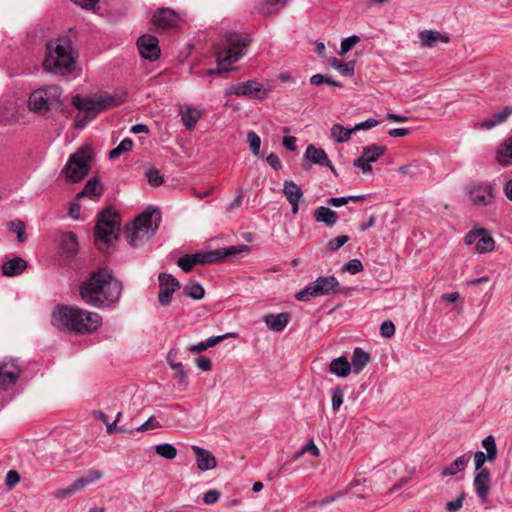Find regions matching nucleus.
I'll use <instances>...</instances> for the list:
<instances>
[{"label": "nucleus", "instance_id": "1", "mask_svg": "<svg viewBox=\"0 0 512 512\" xmlns=\"http://www.w3.org/2000/svg\"><path fill=\"white\" fill-rule=\"evenodd\" d=\"M122 284L112 274L102 269L91 274L82 283L80 295L82 299L97 308H110L120 299Z\"/></svg>", "mask_w": 512, "mask_h": 512}, {"label": "nucleus", "instance_id": "2", "mask_svg": "<svg viewBox=\"0 0 512 512\" xmlns=\"http://www.w3.org/2000/svg\"><path fill=\"white\" fill-rule=\"evenodd\" d=\"M124 101V95H112L107 92L93 94L88 97L73 96L72 104L79 110V114L75 117V127L83 129L98 114L116 107Z\"/></svg>", "mask_w": 512, "mask_h": 512}, {"label": "nucleus", "instance_id": "3", "mask_svg": "<svg viewBox=\"0 0 512 512\" xmlns=\"http://www.w3.org/2000/svg\"><path fill=\"white\" fill-rule=\"evenodd\" d=\"M75 56L68 39H58L55 46L47 45V54L43 62L46 71L65 75L74 69Z\"/></svg>", "mask_w": 512, "mask_h": 512}, {"label": "nucleus", "instance_id": "4", "mask_svg": "<svg viewBox=\"0 0 512 512\" xmlns=\"http://www.w3.org/2000/svg\"><path fill=\"white\" fill-rule=\"evenodd\" d=\"M160 214L153 210H146L126 227L127 241L132 247H138L148 241L157 231Z\"/></svg>", "mask_w": 512, "mask_h": 512}, {"label": "nucleus", "instance_id": "5", "mask_svg": "<svg viewBox=\"0 0 512 512\" xmlns=\"http://www.w3.org/2000/svg\"><path fill=\"white\" fill-rule=\"evenodd\" d=\"M250 39L247 35L231 33L227 37V47L217 52L219 68L210 69L209 74H219L228 71L230 67L246 54Z\"/></svg>", "mask_w": 512, "mask_h": 512}, {"label": "nucleus", "instance_id": "6", "mask_svg": "<svg viewBox=\"0 0 512 512\" xmlns=\"http://www.w3.org/2000/svg\"><path fill=\"white\" fill-rule=\"evenodd\" d=\"M120 228V216L111 208L102 211L95 226V244L101 251L115 240Z\"/></svg>", "mask_w": 512, "mask_h": 512}, {"label": "nucleus", "instance_id": "7", "mask_svg": "<svg viewBox=\"0 0 512 512\" xmlns=\"http://www.w3.org/2000/svg\"><path fill=\"white\" fill-rule=\"evenodd\" d=\"M62 91L57 85H46L30 93L28 107L31 111L44 115L61 102Z\"/></svg>", "mask_w": 512, "mask_h": 512}, {"label": "nucleus", "instance_id": "8", "mask_svg": "<svg viewBox=\"0 0 512 512\" xmlns=\"http://www.w3.org/2000/svg\"><path fill=\"white\" fill-rule=\"evenodd\" d=\"M340 284L333 275L319 276L315 281L308 284L304 289L299 291L295 298L298 301H309L319 296H329L339 291Z\"/></svg>", "mask_w": 512, "mask_h": 512}, {"label": "nucleus", "instance_id": "9", "mask_svg": "<svg viewBox=\"0 0 512 512\" xmlns=\"http://www.w3.org/2000/svg\"><path fill=\"white\" fill-rule=\"evenodd\" d=\"M90 168V150L83 148L69 157L66 165L62 170V173L65 175L68 181L77 183L80 182L88 174Z\"/></svg>", "mask_w": 512, "mask_h": 512}, {"label": "nucleus", "instance_id": "10", "mask_svg": "<svg viewBox=\"0 0 512 512\" xmlns=\"http://www.w3.org/2000/svg\"><path fill=\"white\" fill-rule=\"evenodd\" d=\"M468 194L473 205L486 207L495 201V185L491 182H482L472 186Z\"/></svg>", "mask_w": 512, "mask_h": 512}, {"label": "nucleus", "instance_id": "11", "mask_svg": "<svg viewBox=\"0 0 512 512\" xmlns=\"http://www.w3.org/2000/svg\"><path fill=\"white\" fill-rule=\"evenodd\" d=\"M22 372L18 360L10 358L0 363V389L7 390L16 384Z\"/></svg>", "mask_w": 512, "mask_h": 512}, {"label": "nucleus", "instance_id": "12", "mask_svg": "<svg viewBox=\"0 0 512 512\" xmlns=\"http://www.w3.org/2000/svg\"><path fill=\"white\" fill-rule=\"evenodd\" d=\"M51 316L53 320H93V317H98V314L73 305H58Z\"/></svg>", "mask_w": 512, "mask_h": 512}, {"label": "nucleus", "instance_id": "13", "mask_svg": "<svg viewBox=\"0 0 512 512\" xmlns=\"http://www.w3.org/2000/svg\"><path fill=\"white\" fill-rule=\"evenodd\" d=\"M158 280L160 284L158 300L161 305L167 306L170 304L175 290L180 288V283L172 275L166 273H160Z\"/></svg>", "mask_w": 512, "mask_h": 512}, {"label": "nucleus", "instance_id": "14", "mask_svg": "<svg viewBox=\"0 0 512 512\" xmlns=\"http://www.w3.org/2000/svg\"><path fill=\"white\" fill-rule=\"evenodd\" d=\"M102 322H54V326L61 332L75 335L89 334L97 331Z\"/></svg>", "mask_w": 512, "mask_h": 512}, {"label": "nucleus", "instance_id": "15", "mask_svg": "<svg viewBox=\"0 0 512 512\" xmlns=\"http://www.w3.org/2000/svg\"><path fill=\"white\" fill-rule=\"evenodd\" d=\"M140 55L149 60H156L160 55L158 39L152 35H142L137 40Z\"/></svg>", "mask_w": 512, "mask_h": 512}, {"label": "nucleus", "instance_id": "16", "mask_svg": "<svg viewBox=\"0 0 512 512\" xmlns=\"http://www.w3.org/2000/svg\"><path fill=\"white\" fill-rule=\"evenodd\" d=\"M263 86L257 80H248L246 82H240L236 84H232L226 88V95H236V96H247L253 97L260 91H262Z\"/></svg>", "mask_w": 512, "mask_h": 512}, {"label": "nucleus", "instance_id": "17", "mask_svg": "<svg viewBox=\"0 0 512 512\" xmlns=\"http://www.w3.org/2000/svg\"><path fill=\"white\" fill-rule=\"evenodd\" d=\"M491 475L487 468L481 469L474 477L473 486L481 503H488Z\"/></svg>", "mask_w": 512, "mask_h": 512}, {"label": "nucleus", "instance_id": "18", "mask_svg": "<svg viewBox=\"0 0 512 512\" xmlns=\"http://www.w3.org/2000/svg\"><path fill=\"white\" fill-rule=\"evenodd\" d=\"M283 194L287 201L291 205V211L293 214H297L299 211V204L303 198V191L298 184L292 180H285L283 183Z\"/></svg>", "mask_w": 512, "mask_h": 512}, {"label": "nucleus", "instance_id": "19", "mask_svg": "<svg viewBox=\"0 0 512 512\" xmlns=\"http://www.w3.org/2000/svg\"><path fill=\"white\" fill-rule=\"evenodd\" d=\"M191 449L195 454L196 465L200 471L206 472L216 468L217 460L209 450L201 448L197 445L191 446Z\"/></svg>", "mask_w": 512, "mask_h": 512}, {"label": "nucleus", "instance_id": "20", "mask_svg": "<svg viewBox=\"0 0 512 512\" xmlns=\"http://www.w3.org/2000/svg\"><path fill=\"white\" fill-rule=\"evenodd\" d=\"M178 16L176 12L170 8L158 9L152 18V23L157 28L167 29L176 25Z\"/></svg>", "mask_w": 512, "mask_h": 512}, {"label": "nucleus", "instance_id": "21", "mask_svg": "<svg viewBox=\"0 0 512 512\" xmlns=\"http://www.w3.org/2000/svg\"><path fill=\"white\" fill-rule=\"evenodd\" d=\"M305 157L314 164H319L323 167H329L331 171L335 173V169L323 149L316 148L314 145H309L306 149Z\"/></svg>", "mask_w": 512, "mask_h": 512}, {"label": "nucleus", "instance_id": "22", "mask_svg": "<svg viewBox=\"0 0 512 512\" xmlns=\"http://www.w3.org/2000/svg\"><path fill=\"white\" fill-rule=\"evenodd\" d=\"M419 39L423 47L432 48L437 42L448 43L450 38L447 34L440 33L438 31L423 30L420 31Z\"/></svg>", "mask_w": 512, "mask_h": 512}, {"label": "nucleus", "instance_id": "23", "mask_svg": "<svg viewBox=\"0 0 512 512\" xmlns=\"http://www.w3.org/2000/svg\"><path fill=\"white\" fill-rule=\"evenodd\" d=\"M78 240L74 232H63L60 236V249L63 254L72 257L78 252Z\"/></svg>", "mask_w": 512, "mask_h": 512}, {"label": "nucleus", "instance_id": "24", "mask_svg": "<svg viewBox=\"0 0 512 512\" xmlns=\"http://www.w3.org/2000/svg\"><path fill=\"white\" fill-rule=\"evenodd\" d=\"M370 354L360 347H356L351 357V369L354 374H359L363 371L366 365L370 362Z\"/></svg>", "mask_w": 512, "mask_h": 512}, {"label": "nucleus", "instance_id": "25", "mask_svg": "<svg viewBox=\"0 0 512 512\" xmlns=\"http://www.w3.org/2000/svg\"><path fill=\"white\" fill-rule=\"evenodd\" d=\"M27 267V262L20 258V257H14L12 259H9L5 261L2 264V273L5 276L13 277L20 275Z\"/></svg>", "mask_w": 512, "mask_h": 512}, {"label": "nucleus", "instance_id": "26", "mask_svg": "<svg viewBox=\"0 0 512 512\" xmlns=\"http://www.w3.org/2000/svg\"><path fill=\"white\" fill-rule=\"evenodd\" d=\"M470 458V453H465L459 456L450 465L442 469V477L454 476L457 473L464 471L470 461Z\"/></svg>", "mask_w": 512, "mask_h": 512}, {"label": "nucleus", "instance_id": "27", "mask_svg": "<svg viewBox=\"0 0 512 512\" xmlns=\"http://www.w3.org/2000/svg\"><path fill=\"white\" fill-rule=\"evenodd\" d=\"M314 218L317 222H321L332 227L338 221L339 216L334 210L325 206H320L315 209Z\"/></svg>", "mask_w": 512, "mask_h": 512}, {"label": "nucleus", "instance_id": "28", "mask_svg": "<svg viewBox=\"0 0 512 512\" xmlns=\"http://www.w3.org/2000/svg\"><path fill=\"white\" fill-rule=\"evenodd\" d=\"M329 371L338 377L344 378L352 372V369L347 357L340 356L330 362Z\"/></svg>", "mask_w": 512, "mask_h": 512}, {"label": "nucleus", "instance_id": "29", "mask_svg": "<svg viewBox=\"0 0 512 512\" xmlns=\"http://www.w3.org/2000/svg\"><path fill=\"white\" fill-rule=\"evenodd\" d=\"M181 120L185 128L189 131L193 130L201 117V112L191 106H186L180 112Z\"/></svg>", "mask_w": 512, "mask_h": 512}, {"label": "nucleus", "instance_id": "30", "mask_svg": "<svg viewBox=\"0 0 512 512\" xmlns=\"http://www.w3.org/2000/svg\"><path fill=\"white\" fill-rule=\"evenodd\" d=\"M512 114V107L507 106L502 110L494 113L491 118L481 122L480 126L485 129H491L503 123Z\"/></svg>", "mask_w": 512, "mask_h": 512}, {"label": "nucleus", "instance_id": "31", "mask_svg": "<svg viewBox=\"0 0 512 512\" xmlns=\"http://www.w3.org/2000/svg\"><path fill=\"white\" fill-rule=\"evenodd\" d=\"M102 194V186L99 183V180L96 178H92L88 180L84 186V188L77 193L76 200H80L83 197H99Z\"/></svg>", "mask_w": 512, "mask_h": 512}, {"label": "nucleus", "instance_id": "32", "mask_svg": "<svg viewBox=\"0 0 512 512\" xmlns=\"http://www.w3.org/2000/svg\"><path fill=\"white\" fill-rule=\"evenodd\" d=\"M289 0H261L259 5V13L264 16L276 14L283 8Z\"/></svg>", "mask_w": 512, "mask_h": 512}, {"label": "nucleus", "instance_id": "33", "mask_svg": "<svg viewBox=\"0 0 512 512\" xmlns=\"http://www.w3.org/2000/svg\"><path fill=\"white\" fill-rule=\"evenodd\" d=\"M353 132V128H345L341 124H334L331 128V137L338 143H344L351 138Z\"/></svg>", "mask_w": 512, "mask_h": 512}, {"label": "nucleus", "instance_id": "34", "mask_svg": "<svg viewBox=\"0 0 512 512\" xmlns=\"http://www.w3.org/2000/svg\"><path fill=\"white\" fill-rule=\"evenodd\" d=\"M494 246V239L488 233V231L484 229V232L481 234V236L478 238V241L476 242V251L478 253H487L492 251L494 249Z\"/></svg>", "mask_w": 512, "mask_h": 512}, {"label": "nucleus", "instance_id": "35", "mask_svg": "<svg viewBox=\"0 0 512 512\" xmlns=\"http://www.w3.org/2000/svg\"><path fill=\"white\" fill-rule=\"evenodd\" d=\"M497 160L505 165L512 164V137L509 138L498 151Z\"/></svg>", "mask_w": 512, "mask_h": 512}, {"label": "nucleus", "instance_id": "36", "mask_svg": "<svg viewBox=\"0 0 512 512\" xmlns=\"http://www.w3.org/2000/svg\"><path fill=\"white\" fill-rule=\"evenodd\" d=\"M183 293L194 300H200L204 297L205 291L202 285L193 281L184 287Z\"/></svg>", "mask_w": 512, "mask_h": 512}, {"label": "nucleus", "instance_id": "37", "mask_svg": "<svg viewBox=\"0 0 512 512\" xmlns=\"http://www.w3.org/2000/svg\"><path fill=\"white\" fill-rule=\"evenodd\" d=\"M218 254L219 252L212 250L209 252H198L191 255L194 259L195 265H204L209 263H216Z\"/></svg>", "mask_w": 512, "mask_h": 512}, {"label": "nucleus", "instance_id": "38", "mask_svg": "<svg viewBox=\"0 0 512 512\" xmlns=\"http://www.w3.org/2000/svg\"><path fill=\"white\" fill-rule=\"evenodd\" d=\"M386 151L385 146L370 145L363 147V154L371 163L376 162Z\"/></svg>", "mask_w": 512, "mask_h": 512}, {"label": "nucleus", "instance_id": "39", "mask_svg": "<svg viewBox=\"0 0 512 512\" xmlns=\"http://www.w3.org/2000/svg\"><path fill=\"white\" fill-rule=\"evenodd\" d=\"M482 446L486 450L488 461H494L497 457V447L493 435H488L482 440Z\"/></svg>", "mask_w": 512, "mask_h": 512}, {"label": "nucleus", "instance_id": "40", "mask_svg": "<svg viewBox=\"0 0 512 512\" xmlns=\"http://www.w3.org/2000/svg\"><path fill=\"white\" fill-rule=\"evenodd\" d=\"M155 452L168 460H172L177 456V449L169 443L158 444L155 446Z\"/></svg>", "mask_w": 512, "mask_h": 512}, {"label": "nucleus", "instance_id": "41", "mask_svg": "<svg viewBox=\"0 0 512 512\" xmlns=\"http://www.w3.org/2000/svg\"><path fill=\"white\" fill-rule=\"evenodd\" d=\"M133 147V140L130 139V138H124L119 144L117 147H115L114 149H112L110 152H109V158L110 159H116L118 158L121 154L125 153V152H128L132 149Z\"/></svg>", "mask_w": 512, "mask_h": 512}, {"label": "nucleus", "instance_id": "42", "mask_svg": "<svg viewBox=\"0 0 512 512\" xmlns=\"http://www.w3.org/2000/svg\"><path fill=\"white\" fill-rule=\"evenodd\" d=\"M331 65L337 69L344 76H351L354 74V62H341L337 59H333Z\"/></svg>", "mask_w": 512, "mask_h": 512}, {"label": "nucleus", "instance_id": "43", "mask_svg": "<svg viewBox=\"0 0 512 512\" xmlns=\"http://www.w3.org/2000/svg\"><path fill=\"white\" fill-rule=\"evenodd\" d=\"M173 370L175 371L174 377L177 380L178 384L183 389H186L189 384V379L183 364L179 363L178 365H173Z\"/></svg>", "mask_w": 512, "mask_h": 512}, {"label": "nucleus", "instance_id": "44", "mask_svg": "<svg viewBox=\"0 0 512 512\" xmlns=\"http://www.w3.org/2000/svg\"><path fill=\"white\" fill-rule=\"evenodd\" d=\"M245 248H246V246H242V247L231 246V247H226V248L215 249V252H219V254L217 255V262H219L229 256L236 255V254L240 253L241 251H243Z\"/></svg>", "mask_w": 512, "mask_h": 512}, {"label": "nucleus", "instance_id": "45", "mask_svg": "<svg viewBox=\"0 0 512 512\" xmlns=\"http://www.w3.org/2000/svg\"><path fill=\"white\" fill-rule=\"evenodd\" d=\"M145 175L148 182L153 186H160L164 181L160 171L155 168H148L145 172Z\"/></svg>", "mask_w": 512, "mask_h": 512}, {"label": "nucleus", "instance_id": "46", "mask_svg": "<svg viewBox=\"0 0 512 512\" xmlns=\"http://www.w3.org/2000/svg\"><path fill=\"white\" fill-rule=\"evenodd\" d=\"M358 42H360V38L357 35H352V36H349V37L343 39L340 44V54L345 55Z\"/></svg>", "mask_w": 512, "mask_h": 512}, {"label": "nucleus", "instance_id": "47", "mask_svg": "<svg viewBox=\"0 0 512 512\" xmlns=\"http://www.w3.org/2000/svg\"><path fill=\"white\" fill-rule=\"evenodd\" d=\"M247 141L249 143L250 149L254 155H259L261 139L260 137L253 131L248 132Z\"/></svg>", "mask_w": 512, "mask_h": 512}, {"label": "nucleus", "instance_id": "48", "mask_svg": "<svg viewBox=\"0 0 512 512\" xmlns=\"http://www.w3.org/2000/svg\"><path fill=\"white\" fill-rule=\"evenodd\" d=\"M177 265L184 272H190L196 266L191 254H186V255L180 257L177 261Z\"/></svg>", "mask_w": 512, "mask_h": 512}, {"label": "nucleus", "instance_id": "49", "mask_svg": "<svg viewBox=\"0 0 512 512\" xmlns=\"http://www.w3.org/2000/svg\"><path fill=\"white\" fill-rule=\"evenodd\" d=\"M342 270L348 271L350 274L355 275L363 271V264L358 259H351L342 267Z\"/></svg>", "mask_w": 512, "mask_h": 512}, {"label": "nucleus", "instance_id": "50", "mask_svg": "<svg viewBox=\"0 0 512 512\" xmlns=\"http://www.w3.org/2000/svg\"><path fill=\"white\" fill-rule=\"evenodd\" d=\"M465 499V492L462 491L456 500L448 501L445 505V508L448 512H457L463 507V502Z\"/></svg>", "mask_w": 512, "mask_h": 512}, {"label": "nucleus", "instance_id": "51", "mask_svg": "<svg viewBox=\"0 0 512 512\" xmlns=\"http://www.w3.org/2000/svg\"><path fill=\"white\" fill-rule=\"evenodd\" d=\"M161 427L160 423L156 420L155 416L149 417L143 424L138 426L135 430L137 432L154 430Z\"/></svg>", "mask_w": 512, "mask_h": 512}, {"label": "nucleus", "instance_id": "52", "mask_svg": "<svg viewBox=\"0 0 512 512\" xmlns=\"http://www.w3.org/2000/svg\"><path fill=\"white\" fill-rule=\"evenodd\" d=\"M11 230L17 234L19 242L25 241V225L22 221H13L10 223Z\"/></svg>", "mask_w": 512, "mask_h": 512}, {"label": "nucleus", "instance_id": "53", "mask_svg": "<svg viewBox=\"0 0 512 512\" xmlns=\"http://www.w3.org/2000/svg\"><path fill=\"white\" fill-rule=\"evenodd\" d=\"M353 165L357 168H360L363 173H369L372 171L371 162L368 161V158L365 157L364 154L355 159Z\"/></svg>", "mask_w": 512, "mask_h": 512}, {"label": "nucleus", "instance_id": "54", "mask_svg": "<svg viewBox=\"0 0 512 512\" xmlns=\"http://www.w3.org/2000/svg\"><path fill=\"white\" fill-rule=\"evenodd\" d=\"M344 393L340 388L332 390V409L337 411L343 403Z\"/></svg>", "mask_w": 512, "mask_h": 512}, {"label": "nucleus", "instance_id": "55", "mask_svg": "<svg viewBox=\"0 0 512 512\" xmlns=\"http://www.w3.org/2000/svg\"><path fill=\"white\" fill-rule=\"evenodd\" d=\"M349 241V237L346 235L338 236L328 242V249L331 251H336L345 245Z\"/></svg>", "mask_w": 512, "mask_h": 512}, {"label": "nucleus", "instance_id": "56", "mask_svg": "<svg viewBox=\"0 0 512 512\" xmlns=\"http://www.w3.org/2000/svg\"><path fill=\"white\" fill-rule=\"evenodd\" d=\"M237 336H238V333H226V334H223V335L211 336V337L206 339V346H208V348H211V347H214L215 345H217L218 343H220L221 341H223L226 338L237 337Z\"/></svg>", "mask_w": 512, "mask_h": 512}, {"label": "nucleus", "instance_id": "57", "mask_svg": "<svg viewBox=\"0 0 512 512\" xmlns=\"http://www.w3.org/2000/svg\"><path fill=\"white\" fill-rule=\"evenodd\" d=\"M220 495H221L220 492L216 489L208 490L207 492L204 493L203 502L206 505L214 504L215 502H217L219 500Z\"/></svg>", "mask_w": 512, "mask_h": 512}, {"label": "nucleus", "instance_id": "58", "mask_svg": "<svg viewBox=\"0 0 512 512\" xmlns=\"http://www.w3.org/2000/svg\"><path fill=\"white\" fill-rule=\"evenodd\" d=\"M395 333L394 322H382L380 326V334L385 338H390Z\"/></svg>", "mask_w": 512, "mask_h": 512}, {"label": "nucleus", "instance_id": "59", "mask_svg": "<svg viewBox=\"0 0 512 512\" xmlns=\"http://www.w3.org/2000/svg\"><path fill=\"white\" fill-rule=\"evenodd\" d=\"M196 366L202 371H210L212 369V362L206 356H199L195 359Z\"/></svg>", "mask_w": 512, "mask_h": 512}, {"label": "nucleus", "instance_id": "60", "mask_svg": "<svg viewBox=\"0 0 512 512\" xmlns=\"http://www.w3.org/2000/svg\"><path fill=\"white\" fill-rule=\"evenodd\" d=\"M484 232V228H478L470 231L464 238V241L467 245H471L478 241V238Z\"/></svg>", "mask_w": 512, "mask_h": 512}, {"label": "nucleus", "instance_id": "61", "mask_svg": "<svg viewBox=\"0 0 512 512\" xmlns=\"http://www.w3.org/2000/svg\"><path fill=\"white\" fill-rule=\"evenodd\" d=\"M488 461V458H487V454H485L484 452L482 451H477L475 454H474V466H475V470H478V472L483 469V465L484 463Z\"/></svg>", "mask_w": 512, "mask_h": 512}, {"label": "nucleus", "instance_id": "62", "mask_svg": "<svg viewBox=\"0 0 512 512\" xmlns=\"http://www.w3.org/2000/svg\"><path fill=\"white\" fill-rule=\"evenodd\" d=\"M106 429H107V433L109 435L117 433V432H124V433H132L133 432V430H128L124 426H118L116 421H113V422L108 421L106 423Z\"/></svg>", "mask_w": 512, "mask_h": 512}, {"label": "nucleus", "instance_id": "63", "mask_svg": "<svg viewBox=\"0 0 512 512\" xmlns=\"http://www.w3.org/2000/svg\"><path fill=\"white\" fill-rule=\"evenodd\" d=\"M379 124V122L373 118H369L366 121L360 122L356 124L353 128L354 132L358 130H366L371 129L373 127H376Z\"/></svg>", "mask_w": 512, "mask_h": 512}, {"label": "nucleus", "instance_id": "64", "mask_svg": "<svg viewBox=\"0 0 512 512\" xmlns=\"http://www.w3.org/2000/svg\"><path fill=\"white\" fill-rule=\"evenodd\" d=\"M83 477L85 480H89V485H91L102 478V472L96 469H90Z\"/></svg>", "mask_w": 512, "mask_h": 512}]
</instances>
